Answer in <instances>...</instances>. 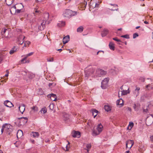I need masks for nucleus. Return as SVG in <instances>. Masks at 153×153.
<instances>
[{
	"mask_svg": "<svg viewBox=\"0 0 153 153\" xmlns=\"http://www.w3.org/2000/svg\"><path fill=\"white\" fill-rule=\"evenodd\" d=\"M0 109H1L0 110V112H3L5 110L4 106H1V107Z\"/></svg>",
	"mask_w": 153,
	"mask_h": 153,
	"instance_id": "obj_45",
	"label": "nucleus"
},
{
	"mask_svg": "<svg viewBox=\"0 0 153 153\" xmlns=\"http://www.w3.org/2000/svg\"><path fill=\"white\" fill-rule=\"evenodd\" d=\"M134 124L133 122H130L128 128L129 129L131 130L134 126Z\"/></svg>",
	"mask_w": 153,
	"mask_h": 153,
	"instance_id": "obj_36",
	"label": "nucleus"
},
{
	"mask_svg": "<svg viewBox=\"0 0 153 153\" xmlns=\"http://www.w3.org/2000/svg\"><path fill=\"white\" fill-rule=\"evenodd\" d=\"M52 85V83H49L48 84V85L49 87L51 86Z\"/></svg>",
	"mask_w": 153,
	"mask_h": 153,
	"instance_id": "obj_60",
	"label": "nucleus"
},
{
	"mask_svg": "<svg viewBox=\"0 0 153 153\" xmlns=\"http://www.w3.org/2000/svg\"><path fill=\"white\" fill-rule=\"evenodd\" d=\"M33 52H30V53H28V54H27L26 56V57H27L28 56H30L32 55L33 54Z\"/></svg>",
	"mask_w": 153,
	"mask_h": 153,
	"instance_id": "obj_49",
	"label": "nucleus"
},
{
	"mask_svg": "<svg viewBox=\"0 0 153 153\" xmlns=\"http://www.w3.org/2000/svg\"><path fill=\"white\" fill-rule=\"evenodd\" d=\"M57 50L58 51H59L60 52H61V51H62V49H58Z\"/></svg>",
	"mask_w": 153,
	"mask_h": 153,
	"instance_id": "obj_62",
	"label": "nucleus"
},
{
	"mask_svg": "<svg viewBox=\"0 0 153 153\" xmlns=\"http://www.w3.org/2000/svg\"><path fill=\"white\" fill-rule=\"evenodd\" d=\"M47 60L48 62H53V58H51V59H47Z\"/></svg>",
	"mask_w": 153,
	"mask_h": 153,
	"instance_id": "obj_50",
	"label": "nucleus"
},
{
	"mask_svg": "<svg viewBox=\"0 0 153 153\" xmlns=\"http://www.w3.org/2000/svg\"><path fill=\"white\" fill-rule=\"evenodd\" d=\"M105 110L107 112L110 111L111 109V107L109 105H105L104 106Z\"/></svg>",
	"mask_w": 153,
	"mask_h": 153,
	"instance_id": "obj_22",
	"label": "nucleus"
},
{
	"mask_svg": "<svg viewBox=\"0 0 153 153\" xmlns=\"http://www.w3.org/2000/svg\"><path fill=\"white\" fill-rule=\"evenodd\" d=\"M27 118L25 117H22L18 118L19 122L21 125L25 124L27 122Z\"/></svg>",
	"mask_w": 153,
	"mask_h": 153,
	"instance_id": "obj_8",
	"label": "nucleus"
},
{
	"mask_svg": "<svg viewBox=\"0 0 153 153\" xmlns=\"http://www.w3.org/2000/svg\"><path fill=\"white\" fill-rule=\"evenodd\" d=\"M47 96L48 97H50L51 100L53 101H55L57 100L56 95L53 94H50L48 95Z\"/></svg>",
	"mask_w": 153,
	"mask_h": 153,
	"instance_id": "obj_16",
	"label": "nucleus"
},
{
	"mask_svg": "<svg viewBox=\"0 0 153 153\" xmlns=\"http://www.w3.org/2000/svg\"><path fill=\"white\" fill-rule=\"evenodd\" d=\"M49 107L50 110H52L54 108V105L53 104H51L50 105Z\"/></svg>",
	"mask_w": 153,
	"mask_h": 153,
	"instance_id": "obj_43",
	"label": "nucleus"
},
{
	"mask_svg": "<svg viewBox=\"0 0 153 153\" xmlns=\"http://www.w3.org/2000/svg\"><path fill=\"white\" fill-rule=\"evenodd\" d=\"M49 14L48 13H45L44 14V21L41 23V25L39 26L38 27V29L40 30H44L45 27V24L47 22L49 17Z\"/></svg>",
	"mask_w": 153,
	"mask_h": 153,
	"instance_id": "obj_2",
	"label": "nucleus"
},
{
	"mask_svg": "<svg viewBox=\"0 0 153 153\" xmlns=\"http://www.w3.org/2000/svg\"><path fill=\"white\" fill-rule=\"evenodd\" d=\"M107 73L106 71L100 68H98L96 70V76L100 77L105 75Z\"/></svg>",
	"mask_w": 153,
	"mask_h": 153,
	"instance_id": "obj_6",
	"label": "nucleus"
},
{
	"mask_svg": "<svg viewBox=\"0 0 153 153\" xmlns=\"http://www.w3.org/2000/svg\"><path fill=\"white\" fill-rule=\"evenodd\" d=\"M129 88L128 89V90H123L122 93V95H125L128 93H129L130 91H128Z\"/></svg>",
	"mask_w": 153,
	"mask_h": 153,
	"instance_id": "obj_32",
	"label": "nucleus"
},
{
	"mask_svg": "<svg viewBox=\"0 0 153 153\" xmlns=\"http://www.w3.org/2000/svg\"><path fill=\"white\" fill-rule=\"evenodd\" d=\"M19 42V43L20 45H22V43L24 42V41H20V42Z\"/></svg>",
	"mask_w": 153,
	"mask_h": 153,
	"instance_id": "obj_55",
	"label": "nucleus"
},
{
	"mask_svg": "<svg viewBox=\"0 0 153 153\" xmlns=\"http://www.w3.org/2000/svg\"><path fill=\"white\" fill-rule=\"evenodd\" d=\"M27 57H25L24 58H23L22 60H21V62L24 63H25L26 62H24V60H25L27 58Z\"/></svg>",
	"mask_w": 153,
	"mask_h": 153,
	"instance_id": "obj_51",
	"label": "nucleus"
},
{
	"mask_svg": "<svg viewBox=\"0 0 153 153\" xmlns=\"http://www.w3.org/2000/svg\"><path fill=\"white\" fill-rule=\"evenodd\" d=\"M34 75L33 74L31 73H28V77L30 79H32L34 77Z\"/></svg>",
	"mask_w": 153,
	"mask_h": 153,
	"instance_id": "obj_38",
	"label": "nucleus"
},
{
	"mask_svg": "<svg viewBox=\"0 0 153 153\" xmlns=\"http://www.w3.org/2000/svg\"><path fill=\"white\" fill-rule=\"evenodd\" d=\"M121 37L125 38L126 39H129V36L128 34H126L124 35H122L121 36Z\"/></svg>",
	"mask_w": 153,
	"mask_h": 153,
	"instance_id": "obj_42",
	"label": "nucleus"
},
{
	"mask_svg": "<svg viewBox=\"0 0 153 153\" xmlns=\"http://www.w3.org/2000/svg\"><path fill=\"white\" fill-rule=\"evenodd\" d=\"M146 123L148 126H149L152 123H153V115H151L146 118Z\"/></svg>",
	"mask_w": 153,
	"mask_h": 153,
	"instance_id": "obj_7",
	"label": "nucleus"
},
{
	"mask_svg": "<svg viewBox=\"0 0 153 153\" xmlns=\"http://www.w3.org/2000/svg\"><path fill=\"white\" fill-rule=\"evenodd\" d=\"M94 71L93 69H90L89 70H85V77H88V76L92 74L94 72Z\"/></svg>",
	"mask_w": 153,
	"mask_h": 153,
	"instance_id": "obj_10",
	"label": "nucleus"
},
{
	"mask_svg": "<svg viewBox=\"0 0 153 153\" xmlns=\"http://www.w3.org/2000/svg\"><path fill=\"white\" fill-rule=\"evenodd\" d=\"M72 136L74 137L79 138L80 136V133L79 131H74L72 132Z\"/></svg>",
	"mask_w": 153,
	"mask_h": 153,
	"instance_id": "obj_12",
	"label": "nucleus"
},
{
	"mask_svg": "<svg viewBox=\"0 0 153 153\" xmlns=\"http://www.w3.org/2000/svg\"><path fill=\"white\" fill-rule=\"evenodd\" d=\"M134 144L133 140H129L126 142V147L130 149Z\"/></svg>",
	"mask_w": 153,
	"mask_h": 153,
	"instance_id": "obj_9",
	"label": "nucleus"
},
{
	"mask_svg": "<svg viewBox=\"0 0 153 153\" xmlns=\"http://www.w3.org/2000/svg\"><path fill=\"white\" fill-rule=\"evenodd\" d=\"M17 48L15 46H14L10 51L9 52L10 53V54H13L15 52L17 51Z\"/></svg>",
	"mask_w": 153,
	"mask_h": 153,
	"instance_id": "obj_24",
	"label": "nucleus"
},
{
	"mask_svg": "<svg viewBox=\"0 0 153 153\" xmlns=\"http://www.w3.org/2000/svg\"><path fill=\"white\" fill-rule=\"evenodd\" d=\"M22 74H23L24 75H25L27 74V72H25V71L22 72Z\"/></svg>",
	"mask_w": 153,
	"mask_h": 153,
	"instance_id": "obj_54",
	"label": "nucleus"
},
{
	"mask_svg": "<svg viewBox=\"0 0 153 153\" xmlns=\"http://www.w3.org/2000/svg\"><path fill=\"white\" fill-rule=\"evenodd\" d=\"M84 7H85L86 6L87 4V2L86 1H84Z\"/></svg>",
	"mask_w": 153,
	"mask_h": 153,
	"instance_id": "obj_52",
	"label": "nucleus"
},
{
	"mask_svg": "<svg viewBox=\"0 0 153 153\" xmlns=\"http://www.w3.org/2000/svg\"><path fill=\"white\" fill-rule=\"evenodd\" d=\"M144 23L145 24H149L148 22L147 21H145L144 22Z\"/></svg>",
	"mask_w": 153,
	"mask_h": 153,
	"instance_id": "obj_58",
	"label": "nucleus"
},
{
	"mask_svg": "<svg viewBox=\"0 0 153 153\" xmlns=\"http://www.w3.org/2000/svg\"><path fill=\"white\" fill-rule=\"evenodd\" d=\"M91 111L92 113V115L94 116V118L97 115V113L98 112V111L94 109H92Z\"/></svg>",
	"mask_w": 153,
	"mask_h": 153,
	"instance_id": "obj_28",
	"label": "nucleus"
},
{
	"mask_svg": "<svg viewBox=\"0 0 153 153\" xmlns=\"http://www.w3.org/2000/svg\"><path fill=\"white\" fill-rule=\"evenodd\" d=\"M103 126L101 124H99L97 126V129L99 133H100L102 131Z\"/></svg>",
	"mask_w": 153,
	"mask_h": 153,
	"instance_id": "obj_21",
	"label": "nucleus"
},
{
	"mask_svg": "<svg viewBox=\"0 0 153 153\" xmlns=\"http://www.w3.org/2000/svg\"><path fill=\"white\" fill-rule=\"evenodd\" d=\"M109 47L111 50L114 51V44L112 42H110L109 44Z\"/></svg>",
	"mask_w": 153,
	"mask_h": 153,
	"instance_id": "obj_25",
	"label": "nucleus"
},
{
	"mask_svg": "<svg viewBox=\"0 0 153 153\" xmlns=\"http://www.w3.org/2000/svg\"><path fill=\"white\" fill-rule=\"evenodd\" d=\"M109 79L106 78L104 79L101 82V87L103 89H105L108 85V82L109 81Z\"/></svg>",
	"mask_w": 153,
	"mask_h": 153,
	"instance_id": "obj_5",
	"label": "nucleus"
},
{
	"mask_svg": "<svg viewBox=\"0 0 153 153\" xmlns=\"http://www.w3.org/2000/svg\"><path fill=\"white\" fill-rule=\"evenodd\" d=\"M138 34L137 33H135L133 34V38L135 39L137 37H138Z\"/></svg>",
	"mask_w": 153,
	"mask_h": 153,
	"instance_id": "obj_44",
	"label": "nucleus"
},
{
	"mask_svg": "<svg viewBox=\"0 0 153 153\" xmlns=\"http://www.w3.org/2000/svg\"><path fill=\"white\" fill-rule=\"evenodd\" d=\"M136 104H135L134 105V106H133V107L135 110H136Z\"/></svg>",
	"mask_w": 153,
	"mask_h": 153,
	"instance_id": "obj_61",
	"label": "nucleus"
},
{
	"mask_svg": "<svg viewBox=\"0 0 153 153\" xmlns=\"http://www.w3.org/2000/svg\"><path fill=\"white\" fill-rule=\"evenodd\" d=\"M19 109L20 112L23 114L25 109V106L23 104H22L19 107Z\"/></svg>",
	"mask_w": 153,
	"mask_h": 153,
	"instance_id": "obj_17",
	"label": "nucleus"
},
{
	"mask_svg": "<svg viewBox=\"0 0 153 153\" xmlns=\"http://www.w3.org/2000/svg\"><path fill=\"white\" fill-rule=\"evenodd\" d=\"M112 6H114V8H111L110 9V10L112 11H114V10H116L117 11L118 10V6L117 4H110Z\"/></svg>",
	"mask_w": 153,
	"mask_h": 153,
	"instance_id": "obj_29",
	"label": "nucleus"
},
{
	"mask_svg": "<svg viewBox=\"0 0 153 153\" xmlns=\"http://www.w3.org/2000/svg\"><path fill=\"white\" fill-rule=\"evenodd\" d=\"M140 89L139 87H137L135 90L133 92V96L135 97L138 96L139 94V91Z\"/></svg>",
	"mask_w": 153,
	"mask_h": 153,
	"instance_id": "obj_11",
	"label": "nucleus"
},
{
	"mask_svg": "<svg viewBox=\"0 0 153 153\" xmlns=\"http://www.w3.org/2000/svg\"><path fill=\"white\" fill-rule=\"evenodd\" d=\"M31 135L33 137H38L39 134L37 132H32L31 134Z\"/></svg>",
	"mask_w": 153,
	"mask_h": 153,
	"instance_id": "obj_23",
	"label": "nucleus"
},
{
	"mask_svg": "<svg viewBox=\"0 0 153 153\" xmlns=\"http://www.w3.org/2000/svg\"><path fill=\"white\" fill-rule=\"evenodd\" d=\"M25 38V36L24 35H20L18 38V40L19 42L20 41H24V40Z\"/></svg>",
	"mask_w": 153,
	"mask_h": 153,
	"instance_id": "obj_30",
	"label": "nucleus"
},
{
	"mask_svg": "<svg viewBox=\"0 0 153 153\" xmlns=\"http://www.w3.org/2000/svg\"><path fill=\"white\" fill-rule=\"evenodd\" d=\"M13 7H14V8L16 9V7H17V5H16V6H14Z\"/></svg>",
	"mask_w": 153,
	"mask_h": 153,
	"instance_id": "obj_63",
	"label": "nucleus"
},
{
	"mask_svg": "<svg viewBox=\"0 0 153 153\" xmlns=\"http://www.w3.org/2000/svg\"><path fill=\"white\" fill-rule=\"evenodd\" d=\"M108 30L107 29H104L101 32V35L102 37L105 36L108 33Z\"/></svg>",
	"mask_w": 153,
	"mask_h": 153,
	"instance_id": "obj_20",
	"label": "nucleus"
},
{
	"mask_svg": "<svg viewBox=\"0 0 153 153\" xmlns=\"http://www.w3.org/2000/svg\"><path fill=\"white\" fill-rule=\"evenodd\" d=\"M30 44V42H29V41H26V42L25 43L23 47V48H24V47H26V44H27V45H29Z\"/></svg>",
	"mask_w": 153,
	"mask_h": 153,
	"instance_id": "obj_46",
	"label": "nucleus"
},
{
	"mask_svg": "<svg viewBox=\"0 0 153 153\" xmlns=\"http://www.w3.org/2000/svg\"><path fill=\"white\" fill-rule=\"evenodd\" d=\"M113 39L117 42H121L120 39H118L117 37H115L113 38Z\"/></svg>",
	"mask_w": 153,
	"mask_h": 153,
	"instance_id": "obj_47",
	"label": "nucleus"
},
{
	"mask_svg": "<svg viewBox=\"0 0 153 153\" xmlns=\"http://www.w3.org/2000/svg\"><path fill=\"white\" fill-rule=\"evenodd\" d=\"M23 135V132L22 131L20 130H18V132L17 133V136L18 138L19 137H21Z\"/></svg>",
	"mask_w": 153,
	"mask_h": 153,
	"instance_id": "obj_27",
	"label": "nucleus"
},
{
	"mask_svg": "<svg viewBox=\"0 0 153 153\" xmlns=\"http://www.w3.org/2000/svg\"><path fill=\"white\" fill-rule=\"evenodd\" d=\"M77 12L76 11H73L69 9H66L64 12L63 15L65 17L70 18L72 17L77 15Z\"/></svg>",
	"mask_w": 153,
	"mask_h": 153,
	"instance_id": "obj_1",
	"label": "nucleus"
},
{
	"mask_svg": "<svg viewBox=\"0 0 153 153\" xmlns=\"http://www.w3.org/2000/svg\"><path fill=\"white\" fill-rule=\"evenodd\" d=\"M10 30L8 28L3 29L1 32L2 38H5L7 39H9L10 36L9 35Z\"/></svg>",
	"mask_w": 153,
	"mask_h": 153,
	"instance_id": "obj_3",
	"label": "nucleus"
},
{
	"mask_svg": "<svg viewBox=\"0 0 153 153\" xmlns=\"http://www.w3.org/2000/svg\"><path fill=\"white\" fill-rule=\"evenodd\" d=\"M117 105H120V107H122L123 104V100L122 99H120L119 100H118L116 102Z\"/></svg>",
	"mask_w": 153,
	"mask_h": 153,
	"instance_id": "obj_19",
	"label": "nucleus"
},
{
	"mask_svg": "<svg viewBox=\"0 0 153 153\" xmlns=\"http://www.w3.org/2000/svg\"><path fill=\"white\" fill-rule=\"evenodd\" d=\"M146 88H149V90L152 89L153 88V84H149L146 86Z\"/></svg>",
	"mask_w": 153,
	"mask_h": 153,
	"instance_id": "obj_34",
	"label": "nucleus"
},
{
	"mask_svg": "<svg viewBox=\"0 0 153 153\" xmlns=\"http://www.w3.org/2000/svg\"><path fill=\"white\" fill-rule=\"evenodd\" d=\"M100 133H99V132L97 131L93 130V136H96L99 134Z\"/></svg>",
	"mask_w": 153,
	"mask_h": 153,
	"instance_id": "obj_37",
	"label": "nucleus"
},
{
	"mask_svg": "<svg viewBox=\"0 0 153 153\" xmlns=\"http://www.w3.org/2000/svg\"><path fill=\"white\" fill-rule=\"evenodd\" d=\"M6 72H7V74H8L9 72L8 70H7L6 71Z\"/></svg>",
	"mask_w": 153,
	"mask_h": 153,
	"instance_id": "obj_64",
	"label": "nucleus"
},
{
	"mask_svg": "<svg viewBox=\"0 0 153 153\" xmlns=\"http://www.w3.org/2000/svg\"><path fill=\"white\" fill-rule=\"evenodd\" d=\"M69 39L70 37L68 35L64 37L63 39V43L65 44L67 43L69 41Z\"/></svg>",
	"mask_w": 153,
	"mask_h": 153,
	"instance_id": "obj_18",
	"label": "nucleus"
},
{
	"mask_svg": "<svg viewBox=\"0 0 153 153\" xmlns=\"http://www.w3.org/2000/svg\"><path fill=\"white\" fill-rule=\"evenodd\" d=\"M32 110H33L35 112H37L38 111V108L36 106H33L32 108Z\"/></svg>",
	"mask_w": 153,
	"mask_h": 153,
	"instance_id": "obj_40",
	"label": "nucleus"
},
{
	"mask_svg": "<svg viewBox=\"0 0 153 153\" xmlns=\"http://www.w3.org/2000/svg\"><path fill=\"white\" fill-rule=\"evenodd\" d=\"M91 147V144H88L86 145V148L87 149H90Z\"/></svg>",
	"mask_w": 153,
	"mask_h": 153,
	"instance_id": "obj_48",
	"label": "nucleus"
},
{
	"mask_svg": "<svg viewBox=\"0 0 153 153\" xmlns=\"http://www.w3.org/2000/svg\"><path fill=\"white\" fill-rule=\"evenodd\" d=\"M100 52H103V51H98V52H97V55H98L99 53Z\"/></svg>",
	"mask_w": 153,
	"mask_h": 153,
	"instance_id": "obj_57",
	"label": "nucleus"
},
{
	"mask_svg": "<svg viewBox=\"0 0 153 153\" xmlns=\"http://www.w3.org/2000/svg\"><path fill=\"white\" fill-rule=\"evenodd\" d=\"M83 27L82 26H81L77 28V32L79 33L82 32L83 30Z\"/></svg>",
	"mask_w": 153,
	"mask_h": 153,
	"instance_id": "obj_31",
	"label": "nucleus"
},
{
	"mask_svg": "<svg viewBox=\"0 0 153 153\" xmlns=\"http://www.w3.org/2000/svg\"><path fill=\"white\" fill-rule=\"evenodd\" d=\"M5 131L9 134H10L13 131V126L9 124H5Z\"/></svg>",
	"mask_w": 153,
	"mask_h": 153,
	"instance_id": "obj_4",
	"label": "nucleus"
},
{
	"mask_svg": "<svg viewBox=\"0 0 153 153\" xmlns=\"http://www.w3.org/2000/svg\"><path fill=\"white\" fill-rule=\"evenodd\" d=\"M17 7H20L19 9H17L16 10V12L17 13H19L21 12V10L23 8V5L20 3L17 4Z\"/></svg>",
	"mask_w": 153,
	"mask_h": 153,
	"instance_id": "obj_15",
	"label": "nucleus"
},
{
	"mask_svg": "<svg viewBox=\"0 0 153 153\" xmlns=\"http://www.w3.org/2000/svg\"><path fill=\"white\" fill-rule=\"evenodd\" d=\"M7 54V53L4 51H2L0 53V63L5 58V56Z\"/></svg>",
	"mask_w": 153,
	"mask_h": 153,
	"instance_id": "obj_14",
	"label": "nucleus"
},
{
	"mask_svg": "<svg viewBox=\"0 0 153 153\" xmlns=\"http://www.w3.org/2000/svg\"><path fill=\"white\" fill-rule=\"evenodd\" d=\"M4 105L8 107H12L13 106V104L9 101L7 100L5 101L4 102Z\"/></svg>",
	"mask_w": 153,
	"mask_h": 153,
	"instance_id": "obj_13",
	"label": "nucleus"
},
{
	"mask_svg": "<svg viewBox=\"0 0 153 153\" xmlns=\"http://www.w3.org/2000/svg\"><path fill=\"white\" fill-rule=\"evenodd\" d=\"M148 111V109H143V111L144 112H146V113H147Z\"/></svg>",
	"mask_w": 153,
	"mask_h": 153,
	"instance_id": "obj_56",
	"label": "nucleus"
},
{
	"mask_svg": "<svg viewBox=\"0 0 153 153\" xmlns=\"http://www.w3.org/2000/svg\"><path fill=\"white\" fill-rule=\"evenodd\" d=\"M5 126H6L5 124H3V125L2 126V128L1 129V134L2 133L4 130L5 131Z\"/></svg>",
	"mask_w": 153,
	"mask_h": 153,
	"instance_id": "obj_41",
	"label": "nucleus"
},
{
	"mask_svg": "<svg viewBox=\"0 0 153 153\" xmlns=\"http://www.w3.org/2000/svg\"><path fill=\"white\" fill-rule=\"evenodd\" d=\"M40 112L44 114L46 112H47V109L46 107H44L42 108L41 110L40 111Z\"/></svg>",
	"mask_w": 153,
	"mask_h": 153,
	"instance_id": "obj_35",
	"label": "nucleus"
},
{
	"mask_svg": "<svg viewBox=\"0 0 153 153\" xmlns=\"http://www.w3.org/2000/svg\"><path fill=\"white\" fill-rule=\"evenodd\" d=\"M69 115L68 114L64 113L63 116V120L64 121H67L68 120L69 118Z\"/></svg>",
	"mask_w": 153,
	"mask_h": 153,
	"instance_id": "obj_26",
	"label": "nucleus"
},
{
	"mask_svg": "<svg viewBox=\"0 0 153 153\" xmlns=\"http://www.w3.org/2000/svg\"><path fill=\"white\" fill-rule=\"evenodd\" d=\"M69 143H68V145L66 146V150L67 151L68 150L69 148V146H68V145H69Z\"/></svg>",
	"mask_w": 153,
	"mask_h": 153,
	"instance_id": "obj_53",
	"label": "nucleus"
},
{
	"mask_svg": "<svg viewBox=\"0 0 153 153\" xmlns=\"http://www.w3.org/2000/svg\"><path fill=\"white\" fill-rule=\"evenodd\" d=\"M65 25V22H60L57 24V26L59 27L64 26Z\"/></svg>",
	"mask_w": 153,
	"mask_h": 153,
	"instance_id": "obj_33",
	"label": "nucleus"
},
{
	"mask_svg": "<svg viewBox=\"0 0 153 153\" xmlns=\"http://www.w3.org/2000/svg\"><path fill=\"white\" fill-rule=\"evenodd\" d=\"M38 8L36 7L35 9V12L34 13V14H39L41 13V12L39 10H38Z\"/></svg>",
	"mask_w": 153,
	"mask_h": 153,
	"instance_id": "obj_39",
	"label": "nucleus"
},
{
	"mask_svg": "<svg viewBox=\"0 0 153 153\" xmlns=\"http://www.w3.org/2000/svg\"><path fill=\"white\" fill-rule=\"evenodd\" d=\"M150 138H151V140L153 141V136H152L150 137Z\"/></svg>",
	"mask_w": 153,
	"mask_h": 153,
	"instance_id": "obj_59",
	"label": "nucleus"
}]
</instances>
